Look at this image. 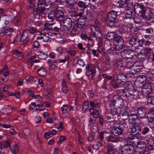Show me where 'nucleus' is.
<instances>
[{
  "instance_id": "14",
  "label": "nucleus",
  "mask_w": 154,
  "mask_h": 154,
  "mask_svg": "<svg viewBox=\"0 0 154 154\" xmlns=\"http://www.w3.org/2000/svg\"><path fill=\"white\" fill-rule=\"evenodd\" d=\"M94 64H91L90 65H87L86 68L87 72H91V77L93 78L94 76L95 75L96 72L94 68Z\"/></svg>"
},
{
  "instance_id": "55",
  "label": "nucleus",
  "mask_w": 154,
  "mask_h": 154,
  "mask_svg": "<svg viewBox=\"0 0 154 154\" xmlns=\"http://www.w3.org/2000/svg\"><path fill=\"white\" fill-rule=\"evenodd\" d=\"M64 1L67 4L72 6H74L75 2L73 0H65Z\"/></svg>"
},
{
  "instance_id": "11",
  "label": "nucleus",
  "mask_w": 154,
  "mask_h": 154,
  "mask_svg": "<svg viewBox=\"0 0 154 154\" xmlns=\"http://www.w3.org/2000/svg\"><path fill=\"white\" fill-rule=\"evenodd\" d=\"M86 17H81L78 18V22L75 24L79 28L82 27L86 23Z\"/></svg>"
},
{
  "instance_id": "63",
  "label": "nucleus",
  "mask_w": 154,
  "mask_h": 154,
  "mask_svg": "<svg viewBox=\"0 0 154 154\" xmlns=\"http://www.w3.org/2000/svg\"><path fill=\"white\" fill-rule=\"evenodd\" d=\"M102 64V63L100 62L98 63H97L96 67L100 71H102L103 70Z\"/></svg>"
},
{
  "instance_id": "6",
  "label": "nucleus",
  "mask_w": 154,
  "mask_h": 154,
  "mask_svg": "<svg viewBox=\"0 0 154 154\" xmlns=\"http://www.w3.org/2000/svg\"><path fill=\"white\" fill-rule=\"evenodd\" d=\"M120 54L123 58L131 59L134 56V52L129 49H125L121 51Z\"/></svg>"
},
{
  "instance_id": "24",
  "label": "nucleus",
  "mask_w": 154,
  "mask_h": 154,
  "mask_svg": "<svg viewBox=\"0 0 154 154\" xmlns=\"http://www.w3.org/2000/svg\"><path fill=\"white\" fill-rule=\"evenodd\" d=\"M134 137H128L125 139V141L127 143L128 146L132 145L134 144V141L133 140H134Z\"/></svg>"
},
{
  "instance_id": "34",
  "label": "nucleus",
  "mask_w": 154,
  "mask_h": 154,
  "mask_svg": "<svg viewBox=\"0 0 154 154\" xmlns=\"http://www.w3.org/2000/svg\"><path fill=\"white\" fill-rule=\"evenodd\" d=\"M117 79L121 81L126 80L127 79V77L125 75L122 73H119L116 76Z\"/></svg>"
},
{
  "instance_id": "21",
  "label": "nucleus",
  "mask_w": 154,
  "mask_h": 154,
  "mask_svg": "<svg viewBox=\"0 0 154 154\" xmlns=\"http://www.w3.org/2000/svg\"><path fill=\"white\" fill-rule=\"evenodd\" d=\"M147 148L148 149L152 150L154 149V140L153 139H149L147 141Z\"/></svg>"
},
{
  "instance_id": "15",
  "label": "nucleus",
  "mask_w": 154,
  "mask_h": 154,
  "mask_svg": "<svg viewBox=\"0 0 154 154\" xmlns=\"http://www.w3.org/2000/svg\"><path fill=\"white\" fill-rule=\"evenodd\" d=\"M134 147L132 145L127 146L126 148L122 150V154H132L134 152Z\"/></svg>"
},
{
  "instance_id": "10",
  "label": "nucleus",
  "mask_w": 154,
  "mask_h": 154,
  "mask_svg": "<svg viewBox=\"0 0 154 154\" xmlns=\"http://www.w3.org/2000/svg\"><path fill=\"white\" fill-rule=\"evenodd\" d=\"M128 117L129 121L130 122H132L133 123V122L134 121V123L135 124H137L138 125L140 123V122H139L138 123H137V121H139V120L137 119L138 116L136 114H131L129 116H127Z\"/></svg>"
},
{
  "instance_id": "29",
  "label": "nucleus",
  "mask_w": 154,
  "mask_h": 154,
  "mask_svg": "<svg viewBox=\"0 0 154 154\" xmlns=\"http://www.w3.org/2000/svg\"><path fill=\"white\" fill-rule=\"evenodd\" d=\"M117 35L114 32H108L106 35L107 38L109 40L114 39V38L116 37Z\"/></svg>"
},
{
  "instance_id": "23",
  "label": "nucleus",
  "mask_w": 154,
  "mask_h": 154,
  "mask_svg": "<svg viewBox=\"0 0 154 154\" xmlns=\"http://www.w3.org/2000/svg\"><path fill=\"white\" fill-rule=\"evenodd\" d=\"M138 40L137 38L136 37L132 38L129 41V43L132 46L135 47L137 46L138 43Z\"/></svg>"
},
{
  "instance_id": "60",
  "label": "nucleus",
  "mask_w": 154,
  "mask_h": 154,
  "mask_svg": "<svg viewBox=\"0 0 154 154\" xmlns=\"http://www.w3.org/2000/svg\"><path fill=\"white\" fill-rule=\"evenodd\" d=\"M13 54L19 57H22L23 56V54L22 53L18 50H15L14 51Z\"/></svg>"
},
{
  "instance_id": "51",
  "label": "nucleus",
  "mask_w": 154,
  "mask_h": 154,
  "mask_svg": "<svg viewBox=\"0 0 154 154\" xmlns=\"http://www.w3.org/2000/svg\"><path fill=\"white\" fill-rule=\"evenodd\" d=\"M138 29L137 28L135 27H131L130 29V31L133 34H136L138 32Z\"/></svg>"
},
{
  "instance_id": "52",
  "label": "nucleus",
  "mask_w": 154,
  "mask_h": 154,
  "mask_svg": "<svg viewBox=\"0 0 154 154\" xmlns=\"http://www.w3.org/2000/svg\"><path fill=\"white\" fill-rule=\"evenodd\" d=\"M38 4L37 8H48L46 7L45 6L44 4L42 3L40 1L38 0Z\"/></svg>"
},
{
  "instance_id": "45",
  "label": "nucleus",
  "mask_w": 154,
  "mask_h": 154,
  "mask_svg": "<svg viewBox=\"0 0 154 154\" xmlns=\"http://www.w3.org/2000/svg\"><path fill=\"white\" fill-rule=\"evenodd\" d=\"M13 30L11 28H8L7 29H5L4 30V33H5L6 35H8L9 36H10L11 35L13 32Z\"/></svg>"
},
{
  "instance_id": "31",
  "label": "nucleus",
  "mask_w": 154,
  "mask_h": 154,
  "mask_svg": "<svg viewBox=\"0 0 154 154\" xmlns=\"http://www.w3.org/2000/svg\"><path fill=\"white\" fill-rule=\"evenodd\" d=\"M45 29L43 30H45L48 32H51V33H53V28L51 25L49 23H47L45 24Z\"/></svg>"
},
{
  "instance_id": "7",
  "label": "nucleus",
  "mask_w": 154,
  "mask_h": 154,
  "mask_svg": "<svg viewBox=\"0 0 154 154\" xmlns=\"http://www.w3.org/2000/svg\"><path fill=\"white\" fill-rule=\"evenodd\" d=\"M90 3V0H82L79 1L77 4L79 8L83 10L87 8Z\"/></svg>"
},
{
  "instance_id": "46",
  "label": "nucleus",
  "mask_w": 154,
  "mask_h": 154,
  "mask_svg": "<svg viewBox=\"0 0 154 154\" xmlns=\"http://www.w3.org/2000/svg\"><path fill=\"white\" fill-rule=\"evenodd\" d=\"M38 57L41 59L45 60L47 57V55L42 52H40L39 54L38 55Z\"/></svg>"
},
{
  "instance_id": "39",
  "label": "nucleus",
  "mask_w": 154,
  "mask_h": 154,
  "mask_svg": "<svg viewBox=\"0 0 154 154\" xmlns=\"http://www.w3.org/2000/svg\"><path fill=\"white\" fill-rule=\"evenodd\" d=\"M137 147L139 148L146 149V144L144 142H139L137 143Z\"/></svg>"
},
{
  "instance_id": "33",
  "label": "nucleus",
  "mask_w": 154,
  "mask_h": 154,
  "mask_svg": "<svg viewBox=\"0 0 154 154\" xmlns=\"http://www.w3.org/2000/svg\"><path fill=\"white\" fill-rule=\"evenodd\" d=\"M116 152V150L113 146L109 145L108 146L107 154H115Z\"/></svg>"
},
{
  "instance_id": "49",
  "label": "nucleus",
  "mask_w": 154,
  "mask_h": 154,
  "mask_svg": "<svg viewBox=\"0 0 154 154\" xmlns=\"http://www.w3.org/2000/svg\"><path fill=\"white\" fill-rule=\"evenodd\" d=\"M111 84L114 88H119L120 87H121V86L120 84H118L115 80H112Z\"/></svg>"
},
{
  "instance_id": "53",
  "label": "nucleus",
  "mask_w": 154,
  "mask_h": 154,
  "mask_svg": "<svg viewBox=\"0 0 154 154\" xmlns=\"http://www.w3.org/2000/svg\"><path fill=\"white\" fill-rule=\"evenodd\" d=\"M102 145V143L100 142H97L95 143L92 146L93 148L95 149H98Z\"/></svg>"
},
{
  "instance_id": "18",
  "label": "nucleus",
  "mask_w": 154,
  "mask_h": 154,
  "mask_svg": "<svg viewBox=\"0 0 154 154\" xmlns=\"http://www.w3.org/2000/svg\"><path fill=\"white\" fill-rule=\"evenodd\" d=\"M112 133L115 136H118L121 134L122 131L120 128L115 126L112 128Z\"/></svg>"
},
{
  "instance_id": "25",
  "label": "nucleus",
  "mask_w": 154,
  "mask_h": 154,
  "mask_svg": "<svg viewBox=\"0 0 154 154\" xmlns=\"http://www.w3.org/2000/svg\"><path fill=\"white\" fill-rule=\"evenodd\" d=\"M114 66L117 68L122 67L123 66V61L122 59L119 58L116 60Z\"/></svg>"
},
{
  "instance_id": "19",
  "label": "nucleus",
  "mask_w": 154,
  "mask_h": 154,
  "mask_svg": "<svg viewBox=\"0 0 154 154\" xmlns=\"http://www.w3.org/2000/svg\"><path fill=\"white\" fill-rule=\"evenodd\" d=\"M141 131L140 127L137 125H135L131 128V132L133 134V135H135L140 133Z\"/></svg>"
},
{
  "instance_id": "61",
  "label": "nucleus",
  "mask_w": 154,
  "mask_h": 154,
  "mask_svg": "<svg viewBox=\"0 0 154 154\" xmlns=\"http://www.w3.org/2000/svg\"><path fill=\"white\" fill-rule=\"evenodd\" d=\"M66 140V138L65 136H61L59 138V141L58 142L57 144L60 145L62 142Z\"/></svg>"
},
{
  "instance_id": "16",
  "label": "nucleus",
  "mask_w": 154,
  "mask_h": 154,
  "mask_svg": "<svg viewBox=\"0 0 154 154\" xmlns=\"http://www.w3.org/2000/svg\"><path fill=\"white\" fill-rule=\"evenodd\" d=\"M28 30H25L23 32L20 39V42H24V44H26L27 40H26L28 37Z\"/></svg>"
},
{
  "instance_id": "35",
  "label": "nucleus",
  "mask_w": 154,
  "mask_h": 154,
  "mask_svg": "<svg viewBox=\"0 0 154 154\" xmlns=\"http://www.w3.org/2000/svg\"><path fill=\"white\" fill-rule=\"evenodd\" d=\"M48 8H37L39 16H42L47 13Z\"/></svg>"
},
{
  "instance_id": "20",
  "label": "nucleus",
  "mask_w": 154,
  "mask_h": 154,
  "mask_svg": "<svg viewBox=\"0 0 154 154\" xmlns=\"http://www.w3.org/2000/svg\"><path fill=\"white\" fill-rule=\"evenodd\" d=\"M89 109L90 114L93 116L94 118H96L99 117L100 113L97 109L93 108H90Z\"/></svg>"
},
{
  "instance_id": "47",
  "label": "nucleus",
  "mask_w": 154,
  "mask_h": 154,
  "mask_svg": "<svg viewBox=\"0 0 154 154\" xmlns=\"http://www.w3.org/2000/svg\"><path fill=\"white\" fill-rule=\"evenodd\" d=\"M132 95L134 98H138L139 97V93L138 91L136 89H134L131 91Z\"/></svg>"
},
{
  "instance_id": "59",
  "label": "nucleus",
  "mask_w": 154,
  "mask_h": 154,
  "mask_svg": "<svg viewBox=\"0 0 154 154\" xmlns=\"http://www.w3.org/2000/svg\"><path fill=\"white\" fill-rule=\"evenodd\" d=\"M68 106L67 105H64L61 107V109L63 113H65L67 112Z\"/></svg>"
},
{
  "instance_id": "62",
  "label": "nucleus",
  "mask_w": 154,
  "mask_h": 154,
  "mask_svg": "<svg viewBox=\"0 0 154 154\" xmlns=\"http://www.w3.org/2000/svg\"><path fill=\"white\" fill-rule=\"evenodd\" d=\"M144 51H145V53H146L147 56H148V55H150L151 54V53H153L151 51L150 48H144Z\"/></svg>"
},
{
  "instance_id": "1",
  "label": "nucleus",
  "mask_w": 154,
  "mask_h": 154,
  "mask_svg": "<svg viewBox=\"0 0 154 154\" xmlns=\"http://www.w3.org/2000/svg\"><path fill=\"white\" fill-rule=\"evenodd\" d=\"M135 13L142 18L146 12V8L142 3H136L134 5Z\"/></svg>"
},
{
  "instance_id": "42",
  "label": "nucleus",
  "mask_w": 154,
  "mask_h": 154,
  "mask_svg": "<svg viewBox=\"0 0 154 154\" xmlns=\"http://www.w3.org/2000/svg\"><path fill=\"white\" fill-rule=\"evenodd\" d=\"M77 61L78 64L80 65L83 66L85 65L84 62L81 59H79L78 57H75L74 61Z\"/></svg>"
},
{
  "instance_id": "13",
  "label": "nucleus",
  "mask_w": 154,
  "mask_h": 154,
  "mask_svg": "<svg viewBox=\"0 0 154 154\" xmlns=\"http://www.w3.org/2000/svg\"><path fill=\"white\" fill-rule=\"evenodd\" d=\"M113 100L114 102L117 104L119 106H122L123 104L122 99L118 95H115L113 97Z\"/></svg>"
},
{
  "instance_id": "22",
  "label": "nucleus",
  "mask_w": 154,
  "mask_h": 154,
  "mask_svg": "<svg viewBox=\"0 0 154 154\" xmlns=\"http://www.w3.org/2000/svg\"><path fill=\"white\" fill-rule=\"evenodd\" d=\"M55 17L57 19H62L64 17L63 13L62 11L60 10L55 11Z\"/></svg>"
},
{
  "instance_id": "64",
  "label": "nucleus",
  "mask_w": 154,
  "mask_h": 154,
  "mask_svg": "<svg viewBox=\"0 0 154 154\" xmlns=\"http://www.w3.org/2000/svg\"><path fill=\"white\" fill-rule=\"evenodd\" d=\"M136 149L138 151H140L142 152L143 153H144V154H149V153H148V152L146 150V149H143L142 148H139L137 147Z\"/></svg>"
},
{
  "instance_id": "48",
  "label": "nucleus",
  "mask_w": 154,
  "mask_h": 154,
  "mask_svg": "<svg viewBox=\"0 0 154 154\" xmlns=\"http://www.w3.org/2000/svg\"><path fill=\"white\" fill-rule=\"evenodd\" d=\"M147 102L149 104H154V96H151L148 97L147 98Z\"/></svg>"
},
{
  "instance_id": "57",
  "label": "nucleus",
  "mask_w": 154,
  "mask_h": 154,
  "mask_svg": "<svg viewBox=\"0 0 154 154\" xmlns=\"http://www.w3.org/2000/svg\"><path fill=\"white\" fill-rule=\"evenodd\" d=\"M31 6L33 8V14L34 16H36L37 15L38 12L36 8V6H35V4H33L32 5V6Z\"/></svg>"
},
{
  "instance_id": "41",
  "label": "nucleus",
  "mask_w": 154,
  "mask_h": 154,
  "mask_svg": "<svg viewBox=\"0 0 154 154\" xmlns=\"http://www.w3.org/2000/svg\"><path fill=\"white\" fill-rule=\"evenodd\" d=\"M89 103L88 100L85 101L83 105L82 110L84 113L86 112V110L89 107Z\"/></svg>"
},
{
  "instance_id": "12",
  "label": "nucleus",
  "mask_w": 154,
  "mask_h": 154,
  "mask_svg": "<svg viewBox=\"0 0 154 154\" xmlns=\"http://www.w3.org/2000/svg\"><path fill=\"white\" fill-rule=\"evenodd\" d=\"M138 116L140 118H144L146 115V111L145 108L141 107L137 109Z\"/></svg>"
},
{
  "instance_id": "9",
  "label": "nucleus",
  "mask_w": 154,
  "mask_h": 154,
  "mask_svg": "<svg viewBox=\"0 0 154 154\" xmlns=\"http://www.w3.org/2000/svg\"><path fill=\"white\" fill-rule=\"evenodd\" d=\"M91 31L96 32L97 34V38H98L99 40L100 41L101 39V31L99 29L98 26H95L94 25H92L91 26Z\"/></svg>"
},
{
  "instance_id": "40",
  "label": "nucleus",
  "mask_w": 154,
  "mask_h": 154,
  "mask_svg": "<svg viewBox=\"0 0 154 154\" xmlns=\"http://www.w3.org/2000/svg\"><path fill=\"white\" fill-rule=\"evenodd\" d=\"M39 0L40 1V0ZM41 1L47 8H48L50 7L51 2L50 0H41Z\"/></svg>"
},
{
  "instance_id": "30",
  "label": "nucleus",
  "mask_w": 154,
  "mask_h": 154,
  "mask_svg": "<svg viewBox=\"0 0 154 154\" xmlns=\"http://www.w3.org/2000/svg\"><path fill=\"white\" fill-rule=\"evenodd\" d=\"M107 142L110 143L117 142L118 140L116 137L113 136H110L107 138Z\"/></svg>"
},
{
  "instance_id": "56",
  "label": "nucleus",
  "mask_w": 154,
  "mask_h": 154,
  "mask_svg": "<svg viewBox=\"0 0 154 154\" xmlns=\"http://www.w3.org/2000/svg\"><path fill=\"white\" fill-rule=\"evenodd\" d=\"M119 6L122 8H125L127 7L128 6V4L125 2L123 1L122 0H121L119 2Z\"/></svg>"
},
{
  "instance_id": "5",
  "label": "nucleus",
  "mask_w": 154,
  "mask_h": 154,
  "mask_svg": "<svg viewBox=\"0 0 154 154\" xmlns=\"http://www.w3.org/2000/svg\"><path fill=\"white\" fill-rule=\"evenodd\" d=\"M63 22L62 25L63 29L66 31H69L71 29L72 25V21L70 18H67L61 20Z\"/></svg>"
},
{
  "instance_id": "43",
  "label": "nucleus",
  "mask_w": 154,
  "mask_h": 154,
  "mask_svg": "<svg viewBox=\"0 0 154 154\" xmlns=\"http://www.w3.org/2000/svg\"><path fill=\"white\" fill-rule=\"evenodd\" d=\"M124 44H116L113 47L115 51H120L122 49L123 46Z\"/></svg>"
},
{
  "instance_id": "58",
  "label": "nucleus",
  "mask_w": 154,
  "mask_h": 154,
  "mask_svg": "<svg viewBox=\"0 0 154 154\" xmlns=\"http://www.w3.org/2000/svg\"><path fill=\"white\" fill-rule=\"evenodd\" d=\"M66 52L71 56H74L76 53V51L74 50H68L66 51Z\"/></svg>"
},
{
  "instance_id": "37",
  "label": "nucleus",
  "mask_w": 154,
  "mask_h": 154,
  "mask_svg": "<svg viewBox=\"0 0 154 154\" xmlns=\"http://www.w3.org/2000/svg\"><path fill=\"white\" fill-rule=\"evenodd\" d=\"M37 72L38 74L41 76H44L46 74V70L43 68L38 70Z\"/></svg>"
},
{
  "instance_id": "26",
  "label": "nucleus",
  "mask_w": 154,
  "mask_h": 154,
  "mask_svg": "<svg viewBox=\"0 0 154 154\" xmlns=\"http://www.w3.org/2000/svg\"><path fill=\"white\" fill-rule=\"evenodd\" d=\"M113 41L115 43L116 42V44H124V41L122 38L119 35H116Z\"/></svg>"
},
{
  "instance_id": "50",
  "label": "nucleus",
  "mask_w": 154,
  "mask_h": 154,
  "mask_svg": "<svg viewBox=\"0 0 154 154\" xmlns=\"http://www.w3.org/2000/svg\"><path fill=\"white\" fill-rule=\"evenodd\" d=\"M55 11L50 12L48 15V18L51 19H53L55 18Z\"/></svg>"
},
{
  "instance_id": "17",
  "label": "nucleus",
  "mask_w": 154,
  "mask_h": 154,
  "mask_svg": "<svg viewBox=\"0 0 154 154\" xmlns=\"http://www.w3.org/2000/svg\"><path fill=\"white\" fill-rule=\"evenodd\" d=\"M130 63L128 62L127 63V68H128V71L126 72L127 74H131L133 75L137 74V73L134 68L131 66V65L129 66Z\"/></svg>"
},
{
  "instance_id": "28",
  "label": "nucleus",
  "mask_w": 154,
  "mask_h": 154,
  "mask_svg": "<svg viewBox=\"0 0 154 154\" xmlns=\"http://www.w3.org/2000/svg\"><path fill=\"white\" fill-rule=\"evenodd\" d=\"M89 104L90 106L92 107L98 108L101 105V103L100 102H97L96 100L90 101Z\"/></svg>"
},
{
  "instance_id": "2",
  "label": "nucleus",
  "mask_w": 154,
  "mask_h": 154,
  "mask_svg": "<svg viewBox=\"0 0 154 154\" xmlns=\"http://www.w3.org/2000/svg\"><path fill=\"white\" fill-rule=\"evenodd\" d=\"M117 16V12L111 10L107 14L106 19V23L109 26L113 25L115 23V20Z\"/></svg>"
},
{
  "instance_id": "27",
  "label": "nucleus",
  "mask_w": 154,
  "mask_h": 154,
  "mask_svg": "<svg viewBox=\"0 0 154 154\" xmlns=\"http://www.w3.org/2000/svg\"><path fill=\"white\" fill-rule=\"evenodd\" d=\"M115 104L112 103L110 105V113L113 116H115L118 113L117 109L114 107Z\"/></svg>"
},
{
  "instance_id": "44",
  "label": "nucleus",
  "mask_w": 154,
  "mask_h": 154,
  "mask_svg": "<svg viewBox=\"0 0 154 154\" xmlns=\"http://www.w3.org/2000/svg\"><path fill=\"white\" fill-rule=\"evenodd\" d=\"M117 90V93L119 94H121L123 96H124V95L125 94L126 90L123 87H120Z\"/></svg>"
},
{
  "instance_id": "4",
  "label": "nucleus",
  "mask_w": 154,
  "mask_h": 154,
  "mask_svg": "<svg viewBox=\"0 0 154 154\" xmlns=\"http://www.w3.org/2000/svg\"><path fill=\"white\" fill-rule=\"evenodd\" d=\"M141 92L144 97H147L152 92L151 84L149 83H145L141 88Z\"/></svg>"
},
{
  "instance_id": "3",
  "label": "nucleus",
  "mask_w": 154,
  "mask_h": 154,
  "mask_svg": "<svg viewBox=\"0 0 154 154\" xmlns=\"http://www.w3.org/2000/svg\"><path fill=\"white\" fill-rule=\"evenodd\" d=\"M57 33H51L48 32L45 30L41 31L40 34L37 37V40H40L44 42H47L49 40V36L56 35Z\"/></svg>"
},
{
  "instance_id": "32",
  "label": "nucleus",
  "mask_w": 154,
  "mask_h": 154,
  "mask_svg": "<svg viewBox=\"0 0 154 154\" xmlns=\"http://www.w3.org/2000/svg\"><path fill=\"white\" fill-rule=\"evenodd\" d=\"M131 63V66L134 68V69H135L137 73L139 72L142 68V66L141 65L139 64L138 65L136 63H134L133 64H132V63Z\"/></svg>"
},
{
  "instance_id": "54",
  "label": "nucleus",
  "mask_w": 154,
  "mask_h": 154,
  "mask_svg": "<svg viewBox=\"0 0 154 154\" xmlns=\"http://www.w3.org/2000/svg\"><path fill=\"white\" fill-rule=\"evenodd\" d=\"M138 57L140 60H142L146 58V56L145 54L141 52L138 54Z\"/></svg>"
},
{
  "instance_id": "8",
  "label": "nucleus",
  "mask_w": 154,
  "mask_h": 154,
  "mask_svg": "<svg viewBox=\"0 0 154 154\" xmlns=\"http://www.w3.org/2000/svg\"><path fill=\"white\" fill-rule=\"evenodd\" d=\"M142 18L146 20H150L154 19V14L151 11L149 10L146 12Z\"/></svg>"
},
{
  "instance_id": "38",
  "label": "nucleus",
  "mask_w": 154,
  "mask_h": 154,
  "mask_svg": "<svg viewBox=\"0 0 154 154\" xmlns=\"http://www.w3.org/2000/svg\"><path fill=\"white\" fill-rule=\"evenodd\" d=\"M133 13V10L131 8L127 9L125 13V17L127 18H131V14Z\"/></svg>"
},
{
  "instance_id": "36",
  "label": "nucleus",
  "mask_w": 154,
  "mask_h": 154,
  "mask_svg": "<svg viewBox=\"0 0 154 154\" xmlns=\"http://www.w3.org/2000/svg\"><path fill=\"white\" fill-rule=\"evenodd\" d=\"M78 28L77 25L75 24L73 27L71 31L70 34L72 36H74L77 34V28Z\"/></svg>"
}]
</instances>
